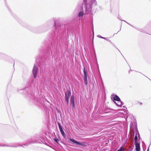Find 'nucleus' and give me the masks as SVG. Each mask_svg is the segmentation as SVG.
Instances as JSON below:
<instances>
[{
    "mask_svg": "<svg viewBox=\"0 0 151 151\" xmlns=\"http://www.w3.org/2000/svg\"><path fill=\"white\" fill-rule=\"evenodd\" d=\"M71 93L70 91H67L65 92V100L66 101L67 104L69 103V97L70 96Z\"/></svg>",
    "mask_w": 151,
    "mask_h": 151,
    "instance_id": "1",
    "label": "nucleus"
},
{
    "mask_svg": "<svg viewBox=\"0 0 151 151\" xmlns=\"http://www.w3.org/2000/svg\"><path fill=\"white\" fill-rule=\"evenodd\" d=\"M83 72L84 73V81L86 85H87L88 83L87 76L88 75L87 71L84 68Z\"/></svg>",
    "mask_w": 151,
    "mask_h": 151,
    "instance_id": "2",
    "label": "nucleus"
},
{
    "mask_svg": "<svg viewBox=\"0 0 151 151\" xmlns=\"http://www.w3.org/2000/svg\"><path fill=\"white\" fill-rule=\"evenodd\" d=\"M37 72V68L35 65L32 70V73L35 78L36 77Z\"/></svg>",
    "mask_w": 151,
    "mask_h": 151,
    "instance_id": "3",
    "label": "nucleus"
},
{
    "mask_svg": "<svg viewBox=\"0 0 151 151\" xmlns=\"http://www.w3.org/2000/svg\"><path fill=\"white\" fill-rule=\"evenodd\" d=\"M70 140L72 142L78 145H79L82 146H83V147H85V146H86V145H85L83 143L78 142L76 141V140H74V139H70Z\"/></svg>",
    "mask_w": 151,
    "mask_h": 151,
    "instance_id": "4",
    "label": "nucleus"
},
{
    "mask_svg": "<svg viewBox=\"0 0 151 151\" xmlns=\"http://www.w3.org/2000/svg\"><path fill=\"white\" fill-rule=\"evenodd\" d=\"M74 99V96L73 95L71 96V99H70V101L71 104H72V107L73 108H74L75 106Z\"/></svg>",
    "mask_w": 151,
    "mask_h": 151,
    "instance_id": "5",
    "label": "nucleus"
},
{
    "mask_svg": "<svg viewBox=\"0 0 151 151\" xmlns=\"http://www.w3.org/2000/svg\"><path fill=\"white\" fill-rule=\"evenodd\" d=\"M58 125L59 127V129H60V132L61 133V134H62L63 137H65V133L64 131H63V129L62 127L61 126L60 124L59 123H58Z\"/></svg>",
    "mask_w": 151,
    "mask_h": 151,
    "instance_id": "6",
    "label": "nucleus"
},
{
    "mask_svg": "<svg viewBox=\"0 0 151 151\" xmlns=\"http://www.w3.org/2000/svg\"><path fill=\"white\" fill-rule=\"evenodd\" d=\"M135 147L136 151H140V145L139 143H135Z\"/></svg>",
    "mask_w": 151,
    "mask_h": 151,
    "instance_id": "7",
    "label": "nucleus"
},
{
    "mask_svg": "<svg viewBox=\"0 0 151 151\" xmlns=\"http://www.w3.org/2000/svg\"><path fill=\"white\" fill-rule=\"evenodd\" d=\"M113 99L117 101H119L120 100L119 98L116 95L113 96Z\"/></svg>",
    "mask_w": 151,
    "mask_h": 151,
    "instance_id": "8",
    "label": "nucleus"
},
{
    "mask_svg": "<svg viewBox=\"0 0 151 151\" xmlns=\"http://www.w3.org/2000/svg\"><path fill=\"white\" fill-rule=\"evenodd\" d=\"M115 103L116 104L119 106H121L122 105V102L120 100L119 101H117V103H116L115 102Z\"/></svg>",
    "mask_w": 151,
    "mask_h": 151,
    "instance_id": "9",
    "label": "nucleus"
},
{
    "mask_svg": "<svg viewBox=\"0 0 151 151\" xmlns=\"http://www.w3.org/2000/svg\"><path fill=\"white\" fill-rule=\"evenodd\" d=\"M84 15V13L83 12H80L78 14V16L79 17H82Z\"/></svg>",
    "mask_w": 151,
    "mask_h": 151,
    "instance_id": "10",
    "label": "nucleus"
},
{
    "mask_svg": "<svg viewBox=\"0 0 151 151\" xmlns=\"http://www.w3.org/2000/svg\"><path fill=\"white\" fill-rule=\"evenodd\" d=\"M137 134H136V135L135 136V137H134V141H135V143H137Z\"/></svg>",
    "mask_w": 151,
    "mask_h": 151,
    "instance_id": "11",
    "label": "nucleus"
},
{
    "mask_svg": "<svg viewBox=\"0 0 151 151\" xmlns=\"http://www.w3.org/2000/svg\"><path fill=\"white\" fill-rule=\"evenodd\" d=\"M117 151H124V149L123 148V147H120Z\"/></svg>",
    "mask_w": 151,
    "mask_h": 151,
    "instance_id": "12",
    "label": "nucleus"
},
{
    "mask_svg": "<svg viewBox=\"0 0 151 151\" xmlns=\"http://www.w3.org/2000/svg\"><path fill=\"white\" fill-rule=\"evenodd\" d=\"M136 104L137 105H138L139 104H140V105H142V102L137 101L136 103Z\"/></svg>",
    "mask_w": 151,
    "mask_h": 151,
    "instance_id": "13",
    "label": "nucleus"
},
{
    "mask_svg": "<svg viewBox=\"0 0 151 151\" xmlns=\"http://www.w3.org/2000/svg\"><path fill=\"white\" fill-rule=\"evenodd\" d=\"M101 38L104 39L106 40H108V38L107 37H100Z\"/></svg>",
    "mask_w": 151,
    "mask_h": 151,
    "instance_id": "14",
    "label": "nucleus"
},
{
    "mask_svg": "<svg viewBox=\"0 0 151 151\" xmlns=\"http://www.w3.org/2000/svg\"><path fill=\"white\" fill-rule=\"evenodd\" d=\"M54 140L57 142H58V139H55Z\"/></svg>",
    "mask_w": 151,
    "mask_h": 151,
    "instance_id": "15",
    "label": "nucleus"
},
{
    "mask_svg": "<svg viewBox=\"0 0 151 151\" xmlns=\"http://www.w3.org/2000/svg\"><path fill=\"white\" fill-rule=\"evenodd\" d=\"M147 151H149V150L148 149Z\"/></svg>",
    "mask_w": 151,
    "mask_h": 151,
    "instance_id": "16",
    "label": "nucleus"
}]
</instances>
